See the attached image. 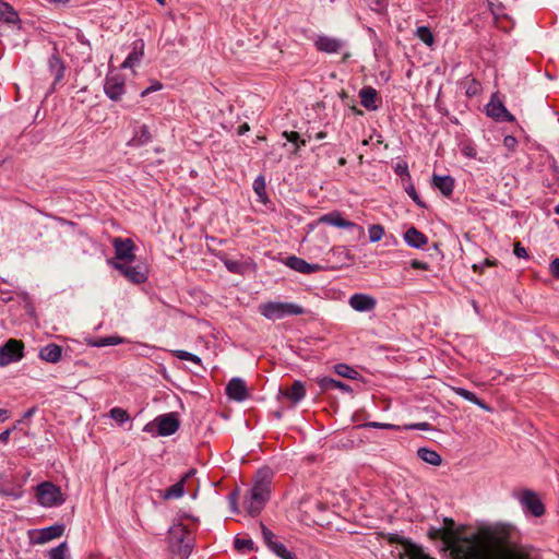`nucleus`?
<instances>
[{"mask_svg":"<svg viewBox=\"0 0 559 559\" xmlns=\"http://www.w3.org/2000/svg\"><path fill=\"white\" fill-rule=\"evenodd\" d=\"M444 533L450 534L452 559H540L532 547L514 544L518 528L509 523H497L479 527L469 536L462 537L455 522L443 519Z\"/></svg>","mask_w":559,"mask_h":559,"instance_id":"1","label":"nucleus"},{"mask_svg":"<svg viewBox=\"0 0 559 559\" xmlns=\"http://www.w3.org/2000/svg\"><path fill=\"white\" fill-rule=\"evenodd\" d=\"M272 476L270 468H262L257 473L254 484L243 501V507L251 516H257L269 500Z\"/></svg>","mask_w":559,"mask_h":559,"instance_id":"2","label":"nucleus"},{"mask_svg":"<svg viewBox=\"0 0 559 559\" xmlns=\"http://www.w3.org/2000/svg\"><path fill=\"white\" fill-rule=\"evenodd\" d=\"M259 312L267 320L276 321L288 316H300L305 309L294 302L266 301L259 305Z\"/></svg>","mask_w":559,"mask_h":559,"instance_id":"3","label":"nucleus"},{"mask_svg":"<svg viewBox=\"0 0 559 559\" xmlns=\"http://www.w3.org/2000/svg\"><path fill=\"white\" fill-rule=\"evenodd\" d=\"M133 262H110L114 269L120 272L129 282L133 284H142L147 281L148 267L145 263Z\"/></svg>","mask_w":559,"mask_h":559,"instance_id":"4","label":"nucleus"},{"mask_svg":"<svg viewBox=\"0 0 559 559\" xmlns=\"http://www.w3.org/2000/svg\"><path fill=\"white\" fill-rule=\"evenodd\" d=\"M36 497L39 504L45 508L60 506L64 502L60 488L50 481H44L37 486Z\"/></svg>","mask_w":559,"mask_h":559,"instance_id":"5","label":"nucleus"},{"mask_svg":"<svg viewBox=\"0 0 559 559\" xmlns=\"http://www.w3.org/2000/svg\"><path fill=\"white\" fill-rule=\"evenodd\" d=\"M169 545L173 551L181 556H188L191 551L189 532L182 524H177L169 530Z\"/></svg>","mask_w":559,"mask_h":559,"instance_id":"6","label":"nucleus"},{"mask_svg":"<svg viewBox=\"0 0 559 559\" xmlns=\"http://www.w3.org/2000/svg\"><path fill=\"white\" fill-rule=\"evenodd\" d=\"M388 540L391 544L395 543L402 546V549L399 552L400 559H433L430 556L426 555L423 551V549L418 547L416 544L403 538L397 534H390Z\"/></svg>","mask_w":559,"mask_h":559,"instance_id":"7","label":"nucleus"},{"mask_svg":"<svg viewBox=\"0 0 559 559\" xmlns=\"http://www.w3.org/2000/svg\"><path fill=\"white\" fill-rule=\"evenodd\" d=\"M24 343L20 340L10 338L0 346V367L16 362L24 357Z\"/></svg>","mask_w":559,"mask_h":559,"instance_id":"8","label":"nucleus"},{"mask_svg":"<svg viewBox=\"0 0 559 559\" xmlns=\"http://www.w3.org/2000/svg\"><path fill=\"white\" fill-rule=\"evenodd\" d=\"M152 427H156L159 436H170L178 430L179 420L175 413H168L156 417L153 423L144 427V430L152 431Z\"/></svg>","mask_w":559,"mask_h":559,"instance_id":"9","label":"nucleus"},{"mask_svg":"<svg viewBox=\"0 0 559 559\" xmlns=\"http://www.w3.org/2000/svg\"><path fill=\"white\" fill-rule=\"evenodd\" d=\"M115 248V260L112 262H134L135 245L130 238H115L112 240Z\"/></svg>","mask_w":559,"mask_h":559,"instance_id":"10","label":"nucleus"},{"mask_svg":"<svg viewBox=\"0 0 559 559\" xmlns=\"http://www.w3.org/2000/svg\"><path fill=\"white\" fill-rule=\"evenodd\" d=\"M520 503L523 509L532 515L539 518L545 513V507L536 492L524 490L520 497Z\"/></svg>","mask_w":559,"mask_h":559,"instance_id":"11","label":"nucleus"},{"mask_svg":"<svg viewBox=\"0 0 559 559\" xmlns=\"http://www.w3.org/2000/svg\"><path fill=\"white\" fill-rule=\"evenodd\" d=\"M105 93L112 102L121 100L124 93V80L120 75H108L105 81Z\"/></svg>","mask_w":559,"mask_h":559,"instance_id":"12","label":"nucleus"},{"mask_svg":"<svg viewBox=\"0 0 559 559\" xmlns=\"http://www.w3.org/2000/svg\"><path fill=\"white\" fill-rule=\"evenodd\" d=\"M348 304L355 311L369 312L376 308L377 300L367 294H354L349 297Z\"/></svg>","mask_w":559,"mask_h":559,"instance_id":"13","label":"nucleus"},{"mask_svg":"<svg viewBox=\"0 0 559 559\" xmlns=\"http://www.w3.org/2000/svg\"><path fill=\"white\" fill-rule=\"evenodd\" d=\"M226 394L229 399L242 402L249 396L248 388L245 382V380L240 378H233L227 386H226Z\"/></svg>","mask_w":559,"mask_h":559,"instance_id":"14","label":"nucleus"},{"mask_svg":"<svg viewBox=\"0 0 559 559\" xmlns=\"http://www.w3.org/2000/svg\"><path fill=\"white\" fill-rule=\"evenodd\" d=\"M344 46V43L334 37H330L326 35H320L314 40V47L322 52L326 53H336L338 52Z\"/></svg>","mask_w":559,"mask_h":559,"instance_id":"15","label":"nucleus"},{"mask_svg":"<svg viewBox=\"0 0 559 559\" xmlns=\"http://www.w3.org/2000/svg\"><path fill=\"white\" fill-rule=\"evenodd\" d=\"M285 265L301 274H311L322 270L321 265L310 264L304 259L295 255L288 257L285 261Z\"/></svg>","mask_w":559,"mask_h":559,"instance_id":"16","label":"nucleus"},{"mask_svg":"<svg viewBox=\"0 0 559 559\" xmlns=\"http://www.w3.org/2000/svg\"><path fill=\"white\" fill-rule=\"evenodd\" d=\"M144 55V41L138 39L132 44V51L121 64V69H134L138 67Z\"/></svg>","mask_w":559,"mask_h":559,"instance_id":"17","label":"nucleus"},{"mask_svg":"<svg viewBox=\"0 0 559 559\" xmlns=\"http://www.w3.org/2000/svg\"><path fill=\"white\" fill-rule=\"evenodd\" d=\"M319 224H329L340 228H354L356 224L343 218L338 211H333L318 218Z\"/></svg>","mask_w":559,"mask_h":559,"instance_id":"18","label":"nucleus"},{"mask_svg":"<svg viewBox=\"0 0 559 559\" xmlns=\"http://www.w3.org/2000/svg\"><path fill=\"white\" fill-rule=\"evenodd\" d=\"M195 474L194 469H190L187 472L179 481L167 488L163 495L164 499H178L181 498L185 493V484L188 479H190Z\"/></svg>","mask_w":559,"mask_h":559,"instance_id":"19","label":"nucleus"},{"mask_svg":"<svg viewBox=\"0 0 559 559\" xmlns=\"http://www.w3.org/2000/svg\"><path fill=\"white\" fill-rule=\"evenodd\" d=\"M64 532L63 525H52L49 527H45L36 533V537L34 538L35 544H45L55 538L60 537Z\"/></svg>","mask_w":559,"mask_h":559,"instance_id":"20","label":"nucleus"},{"mask_svg":"<svg viewBox=\"0 0 559 559\" xmlns=\"http://www.w3.org/2000/svg\"><path fill=\"white\" fill-rule=\"evenodd\" d=\"M405 242L413 248H423L428 242V238L416 227H411L404 234Z\"/></svg>","mask_w":559,"mask_h":559,"instance_id":"21","label":"nucleus"},{"mask_svg":"<svg viewBox=\"0 0 559 559\" xmlns=\"http://www.w3.org/2000/svg\"><path fill=\"white\" fill-rule=\"evenodd\" d=\"M306 395V389L301 381L296 380L292 386L283 391V396L289 400L293 404L299 403Z\"/></svg>","mask_w":559,"mask_h":559,"instance_id":"22","label":"nucleus"},{"mask_svg":"<svg viewBox=\"0 0 559 559\" xmlns=\"http://www.w3.org/2000/svg\"><path fill=\"white\" fill-rule=\"evenodd\" d=\"M61 356H62L61 346L53 344V343L41 347L39 350L40 359H43L47 362L56 364L61 359Z\"/></svg>","mask_w":559,"mask_h":559,"instance_id":"23","label":"nucleus"},{"mask_svg":"<svg viewBox=\"0 0 559 559\" xmlns=\"http://www.w3.org/2000/svg\"><path fill=\"white\" fill-rule=\"evenodd\" d=\"M432 182L436 188H438L442 194L451 195L454 188V180L450 176H432Z\"/></svg>","mask_w":559,"mask_h":559,"instance_id":"24","label":"nucleus"},{"mask_svg":"<svg viewBox=\"0 0 559 559\" xmlns=\"http://www.w3.org/2000/svg\"><path fill=\"white\" fill-rule=\"evenodd\" d=\"M318 384L322 391L338 389L343 392L352 393V389L347 384L329 377L319 379Z\"/></svg>","mask_w":559,"mask_h":559,"instance_id":"25","label":"nucleus"},{"mask_svg":"<svg viewBox=\"0 0 559 559\" xmlns=\"http://www.w3.org/2000/svg\"><path fill=\"white\" fill-rule=\"evenodd\" d=\"M486 115L496 121H513L514 116L507 110V107H484Z\"/></svg>","mask_w":559,"mask_h":559,"instance_id":"26","label":"nucleus"},{"mask_svg":"<svg viewBox=\"0 0 559 559\" xmlns=\"http://www.w3.org/2000/svg\"><path fill=\"white\" fill-rule=\"evenodd\" d=\"M417 455L424 462H426L430 465H433V466H439L442 462V459L438 452L427 449V448H419L417 450Z\"/></svg>","mask_w":559,"mask_h":559,"instance_id":"27","label":"nucleus"},{"mask_svg":"<svg viewBox=\"0 0 559 559\" xmlns=\"http://www.w3.org/2000/svg\"><path fill=\"white\" fill-rule=\"evenodd\" d=\"M283 136L294 145L293 154L297 155L300 147L305 146L307 141L300 138L296 131H284Z\"/></svg>","mask_w":559,"mask_h":559,"instance_id":"28","label":"nucleus"},{"mask_svg":"<svg viewBox=\"0 0 559 559\" xmlns=\"http://www.w3.org/2000/svg\"><path fill=\"white\" fill-rule=\"evenodd\" d=\"M151 139V134L145 126H142L135 135L128 142L130 146H140L147 143Z\"/></svg>","mask_w":559,"mask_h":559,"instance_id":"29","label":"nucleus"},{"mask_svg":"<svg viewBox=\"0 0 559 559\" xmlns=\"http://www.w3.org/2000/svg\"><path fill=\"white\" fill-rule=\"evenodd\" d=\"M17 19L16 12L13 8L3 1H0V20L7 23H14Z\"/></svg>","mask_w":559,"mask_h":559,"instance_id":"30","label":"nucleus"},{"mask_svg":"<svg viewBox=\"0 0 559 559\" xmlns=\"http://www.w3.org/2000/svg\"><path fill=\"white\" fill-rule=\"evenodd\" d=\"M461 87L465 91V94L469 97L477 95L480 90V83L475 79L466 78L461 82Z\"/></svg>","mask_w":559,"mask_h":559,"instance_id":"31","label":"nucleus"},{"mask_svg":"<svg viewBox=\"0 0 559 559\" xmlns=\"http://www.w3.org/2000/svg\"><path fill=\"white\" fill-rule=\"evenodd\" d=\"M253 190L257 193L259 200L263 203L267 201L266 185L263 176H258L253 181Z\"/></svg>","mask_w":559,"mask_h":559,"instance_id":"32","label":"nucleus"},{"mask_svg":"<svg viewBox=\"0 0 559 559\" xmlns=\"http://www.w3.org/2000/svg\"><path fill=\"white\" fill-rule=\"evenodd\" d=\"M361 105H373L377 98V91L370 86L364 87L359 92Z\"/></svg>","mask_w":559,"mask_h":559,"instance_id":"33","label":"nucleus"},{"mask_svg":"<svg viewBox=\"0 0 559 559\" xmlns=\"http://www.w3.org/2000/svg\"><path fill=\"white\" fill-rule=\"evenodd\" d=\"M416 36L425 43L427 46H432L435 43V37L427 26H419L416 29Z\"/></svg>","mask_w":559,"mask_h":559,"instance_id":"34","label":"nucleus"},{"mask_svg":"<svg viewBox=\"0 0 559 559\" xmlns=\"http://www.w3.org/2000/svg\"><path fill=\"white\" fill-rule=\"evenodd\" d=\"M269 548L283 559H295V556L282 543L273 542Z\"/></svg>","mask_w":559,"mask_h":559,"instance_id":"35","label":"nucleus"},{"mask_svg":"<svg viewBox=\"0 0 559 559\" xmlns=\"http://www.w3.org/2000/svg\"><path fill=\"white\" fill-rule=\"evenodd\" d=\"M368 233H369V240L371 242H377V241L381 240L382 237L384 236V228L382 225L373 224V225L369 226Z\"/></svg>","mask_w":559,"mask_h":559,"instance_id":"36","label":"nucleus"},{"mask_svg":"<svg viewBox=\"0 0 559 559\" xmlns=\"http://www.w3.org/2000/svg\"><path fill=\"white\" fill-rule=\"evenodd\" d=\"M334 368L335 372L344 378L356 379V377L358 376V372L356 370L344 364L336 365Z\"/></svg>","mask_w":559,"mask_h":559,"instance_id":"37","label":"nucleus"},{"mask_svg":"<svg viewBox=\"0 0 559 559\" xmlns=\"http://www.w3.org/2000/svg\"><path fill=\"white\" fill-rule=\"evenodd\" d=\"M110 417L120 424H123L130 419L129 413L126 409L120 408V407L111 408Z\"/></svg>","mask_w":559,"mask_h":559,"instance_id":"38","label":"nucleus"},{"mask_svg":"<svg viewBox=\"0 0 559 559\" xmlns=\"http://www.w3.org/2000/svg\"><path fill=\"white\" fill-rule=\"evenodd\" d=\"M68 545L61 543L49 551V559H67Z\"/></svg>","mask_w":559,"mask_h":559,"instance_id":"39","label":"nucleus"},{"mask_svg":"<svg viewBox=\"0 0 559 559\" xmlns=\"http://www.w3.org/2000/svg\"><path fill=\"white\" fill-rule=\"evenodd\" d=\"M123 340L119 336H107V337H100L97 341H95L94 345L97 347H105V346H114L122 343Z\"/></svg>","mask_w":559,"mask_h":559,"instance_id":"40","label":"nucleus"},{"mask_svg":"<svg viewBox=\"0 0 559 559\" xmlns=\"http://www.w3.org/2000/svg\"><path fill=\"white\" fill-rule=\"evenodd\" d=\"M429 536L432 538V539H438L440 538L443 544L445 545L447 549L450 550V543H449V539H450V534L449 533H444V530H442V527L440 528H433L429 532Z\"/></svg>","mask_w":559,"mask_h":559,"instance_id":"41","label":"nucleus"},{"mask_svg":"<svg viewBox=\"0 0 559 559\" xmlns=\"http://www.w3.org/2000/svg\"><path fill=\"white\" fill-rule=\"evenodd\" d=\"M234 546L238 551L252 550L253 540L250 538H236Z\"/></svg>","mask_w":559,"mask_h":559,"instance_id":"42","label":"nucleus"},{"mask_svg":"<svg viewBox=\"0 0 559 559\" xmlns=\"http://www.w3.org/2000/svg\"><path fill=\"white\" fill-rule=\"evenodd\" d=\"M49 64L51 70L55 71L56 81L60 80L63 76V67L57 57H51L49 60Z\"/></svg>","mask_w":559,"mask_h":559,"instance_id":"43","label":"nucleus"},{"mask_svg":"<svg viewBox=\"0 0 559 559\" xmlns=\"http://www.w3.org/2000/svg\"><path fill=\"white\" fill-rule=\"evenodd\" d=\"M174 355L181 360H187V361H191L194 364L201 362L200 357H198L197 355L191 354L189 352H186V350H175Z\"/></svg>","mask_w":559,"mask_h":559,"instance_id":"44","label":"nucleus"},{"mask_svg":"<svg viewBox=\"0 0 559 559\" xmlns=\"http://www.w3.org/2000/svg\"><path fill=\"white\" fill-rule=\"evenodd\" d=\"M405 191L416 204H418L419 206H425L413 183L408 182L407 185H405Z\"/></svg>","mask_w":559,"mask_h":559,"instance_id":"45","label":"nucleus"},{"mask_svg":"<svg viewBox=\"0 0 559 559\" xmlns=\"http://www.w3.org/2000/svg\"><path fill=\"white\" fill-rule=\"evenodd\" d=\"M224 264L227 267V270L229 272H231V273H235V274H241L242 273V265L238 261L225 260Z\"/></svg>","mask_w":559,"mask_h":559,"instance_id":"46","label":"nucleus"},{"mask_svg":"<svg viewBox=\"0 0 559 559\" xmlns=\"http://www.w3.org/2000/svg\"><path fill=\"white\" fill-rule=\"evenodd\" d=\"M503 146L509 152H514L516 146H518V140L514 136H512V135H507L503 139Z\"/></svg>","mask_w":559,"mask_h":559,"instance_id":"47","label":"nucleus"},{"mask_svg":"<svg viewBox=\"0 0 559 559\" xmlns=\"http://www.w3.org/2000/svg\"><path fill=\"white\" fill-rule=\"evenodd\" d=\"M260 526L262 530V535H263L264 542L266 543L267 546H270L274 542L273 538L275 537V535L263 523H260Z\"/></svg>","mask_w":559,"mask_h":559,"instance_id":"48","label":"nucleus"},{"mask_svg":"<svg viewBox=\"0 0 559 559\" xmlns=\"http://www.w3.org/2000/svg\"><path fill=\"white\" fill-rule=\"evenodd\" d=\"M395 173L401 177H405L407 180L411 179V175H409L408 167H407L406 163L396 164Z\"/></svg>","mask_w":559,"mask_h":559,"instance_id":"49","label":"nucleus"},{"mask_svg":"<svg viewBox=\"0 0 559 559\" xmlns=\"http://www.w3.org/2000/svg\"><path fill=\"white\" fill-rule=\"evenodd\" d=\"M162 88H163V84L159 81H152L150 86L141 92V95L145 96L150 93L160 91Z\"/></svg>","mask_w":559,"mask_h":559,"instance_id":"50","label":"nucleus"},{"mask_svg":"<svg viewBox=\"0 0 559 559\" xmlns=\"http://www.w3.org/2000/svg\"><path fill=\"white\" fill-rule=\"evenodd\" d=\"M456 392H457V394L460 396H462L466 401H469L472 403L477 401V396L473 392H471V391H468L466 389L460 388V389L456 390Z\"/></svg>","mask_w":559,"mask_h":559,"instance_id":"51","label":"nucleus"},{"mask_svg":"<svg viewBox=\"0 0 559 559\" xmlns=\"http://www.w3.org/2000/svg\"><path fill=\"white\" fill-rule=\"evenodd\" d=\"M369 5L372 10L382 12L386 9L388 3L385 0H370Z\"/></svg>","mask_w":559,"mask_h":559,"instance_id":"52","label":"nucleus"},{"mask_svg":"<svg viewBox=\"0 0 559 559\" xmlns=\"http://www.w3.org/2000/svg\"><path fill=\"white\" fill-rule=\"evenodd\" d=\"M513 252H514V254H515L518 258H521V259H526V258H528L527 251H526V249L521 245V242H515V243H514Z\"/></svg>","mask_w":559,"mask_h":559,"instance_id":"53","label":"nucleus"},{"mask_svg":"<svg viewBox=\"0 0 559 559\" xmlns=\"http://www.w3.org/2000/svg\"><path fill=\"white\" fill-rule=\"evenodd\" d=\"M462 153L469 158H475L477 155V151L472 144H464Z\"/></svg>","mask_w":559,"mask_h":559,"instance_id":"54","label":"nucleus"},{"mask_svg":"<svg viewBox=\"0 0 559 559\" xmlns=\"http://www.w3.org/2000/svg\"><path fill=\"white\" fill-rule=\"evenodd\" d=\"M366 426L372 427V428H380V429H394V428H396L395 425L384 424V423H377V421L368 423Z\"/></svg>","mask_w":559,"mask_h":559,"instance_id":"55","label":"nucleus"},{"mask_svg":"<svg viewBox=\"0 0 559 559\" xmlns=\"http://www.w3.org/2000/svg\"><path fill=\"white\" fill-rule=\"evenodd\" d=\"M549 270L552 276L559 280V258L551 261Z\"/></svg>","mask_w":559,"mask_h":559,"instance_id":"56","label":"nucleus"},{"mask_svg":"<svg viewBox=\"0 0 559 559\" xmlns=\"http://www.w3.org/2000/svg\"><path fill=\"white\" fill-rule=\"evenodd\" d=\"M411 266L415 270H425L427 271L429 269V264L426 263V262H421V261H418V260H412L411 261Z\"/></svg>","mask_w":559,"mask_h":559,"instance_id":"57","label":"nucleus"},{"mask_svg":"<svg viewBox=\"0 0 559 559\" xmlns=\"http://www.w3.org/2000/svg\"><path fill=\"white\" fill-rule=\"evenodd\" d=\"M489 8H490L491 13L496 17L502 15V8H501V5H495L491 1H489Z\"/></svg>","mask_w":559,"mask_h":559,"instance_id":"58","label":"nucleus"},{"mask_svg":"<svg viewBox=\"0 0 559 559\" xmlns=\"http://www.w3.org/2000/svg\"><path fill=\"white\" fill-rule=\"evenodd\" d=\"M15 429V427L7 429L0 433V441L2 443H7L10 439L11 432Z\"/></svg>","mask_w":559,"mask_h":559,"instance_id":"59","label":"nucleus"},{"mask_svg":"<svg viewBox=\"0 0 559 559\" xmlns=\"http://www.w3.org/2000/svg\"><path fill=\"white\" fill-rule=\"evenodd\" d=\"M412 429H418V430H428L430 428L428 423H418L415 425L409 426Z\"/></svg>","mask_w":559,"mask_h":559,"instance_id":"60","label":"nucleus"},{"mask_svg":"<svg viewBox=\"0 0 559 559\" xmlns=\"http://www.w3.org/2000/svg\"><path fill=\"white\" fill-rule=\"evenodd\" d=\"M487 105H503V100L499 97V95L495 94Z\"/></svg>","mask_w":559,"mask_h":559,"instance_id":"61","label":"nucleus"},{"mask_svg":"<svg viewBox=\"0 0 559 559\" xmlns=\"http://www.w3.org/2000/svg\"><path fill=\"white\" fill-rule=\"evenodd\" d=\"M229 500H230V506H231L233 511L237 512L238 508H237V496H236V493H231L229 496Z\"/></svg>","mask_w":559,"mask_h":559,"instance_id":"62","label":"nucleus"},{"mask_svg":"<svg viewBox=\"0 0 559 559\" xmlns=\"http://www.w3.org/2000/svg\"><path fill=\"white\" fill-rule=\"evenodd\" d=\"M250 130V127L247 122L242 123L241 126H239L238 130H237V133L239 135H242L245 134L246 132H248Z\"/></svg>","mask_w":559,"mask_h":559,"instance_id":"63","label":"nucleus"},{"mask_svg":"<svg viewBox=\"0 0 559 559\" xmlns=\"http://www.w3.org/2000/svg\"><path fill=\"white\" fill-rule=\"evenodd\" d=\"M10 414L9 411L4 408H0V423H4L7 419H9Z\"/></svg>","mask_w":559,"mask_h":559,"instance_id":"64","label":"nucleus"}]
</instances>
